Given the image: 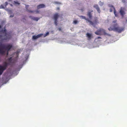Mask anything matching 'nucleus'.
<instances>
[{"label": "nucleus", "mask_w": 127, "mask_h": 127, "mask_svg": "<svg viewBox=\"0 0 127 127\" xmlns=\"http://www.w3.org/2000/svg\"><path fill=\"white\" fill-rule=\"evenodd\" d=\"M56 3H58L56 2Z\"/></svg>", "instance_id": "nucleus-34"}, {"label": "nucleus", "mask_w": 127, "mask_h": 127, "mask_svg": "<svg viewBox=\"0 0 127 127\" xmlns=\"http://www.w3.org/2000/svg\"><path fill=\"white\" fill-rule=\"evenodd\" d=\"M100 32L101 34V35L102 34V33L104 35H106L109 36H110L111 35L108 33H107L105 31V30L102 28H100L99 29Z\"/></svg>", "instance_id": "nucleus-6"}, {"label": "nucleus", "mask_w": 127, "mask_h": 127, "mask_svg": "<svg viewBox=\"0 0 127 127\" xmlns=\"http://www.w3.org/2000/svg\"><path fill=\"white\" fill-rule=\"evenodd\" d=\"M94 7L96 9L98 12L100 13V10L97 5L95 4L94 6Z\"/></svg>", "instance_id": "nucleus-10"}, {"label": "nucleus", "mask_w": 127, "mask_h": 127, "mask_svg": "<svg viewBox=\"0 0 127 127\" xmlns=\"http://www.w3.org/2000/svg\"><path fill=\"white\" fill-rule=\"evenodd\" d=\"M108 6L109 7H111L110 9V12H112L113 11V9L114 14H115L116 16H117V15L116 13V11L114 7L111 4H109Z\"/></svg>", "instance_id": "nucleus-4"}, {"label": "nucleus", "mask_w": 127, "mask_h": 127, "mask_svg": "<svg viewBox=\"0 0 127 127\" xmlns=\"http://www.w3.org/2000/svg\"><path fill=\"white\" fill-rule=\"evenodd\" d=\"M88 22H89L90 24L92 25H94V23L92 22V21H90V20H89V19L87 21Z\"/></svg>", "instance_id": "nucleus-21"}, {"label": "nucleus", "mask_w": 127, "mask_h": 127, "mask_svg": "<svg viewBox=\"0 0 127 127\" xmlns=\"http://www.w3.org/2000/svg\"><path fill=\"white\" fill-rule=\"evenodd\" d=\"M49 34V32H47L45 34L44 36H46L48 35Z\"/></svg>", "instance_id": "nucleus-23"}, {"label": "nucleus", "mask_w": 127, "mask_h": 127, "mask_svg": "<svg viewBox=\"0 0 127 127\" xmlns=\"http://www.w3.org/2000/svg\"><path fill=\"white\" fill-rule=\"evenodd\" d=\"M1 28V26L0 25V29ZM5 28V26L4 28V29H2L0 31V41L1 42L4 40L9 39L11 37V33H7Z\"/></svg>", "instance_id": "nucleus-1"}, {"label": "nucleus", "mask_w": 127, "mask_h": 127, "mask_svg": "<svg viewBox=\"0 0 127 127\" xmlns=\"http://www.w3.org/2000/svg\"><path fill=\"white\" fill-rule=\"evenodd\" d=\"M57 10H59L60 9V8L59 7H58L57 8Z\"/></svg>", "instance_id": "nucleus-27"}, {"label": "nucleus", "mask_w": 127, "mask_h": 127, "mask_svg": "<svg viewBox=\"0 0 127 127\" xmlns=\"http://www.w3.org/2000/svg\"><path fill=\"white\" fill-rule=\"evenodd\" d=\"M42 35V34H38L36 36L34 35L33 36L32 38L33 39H36L37 38L41 37Z\"/></svg>", "instance_id": "nucleus-9"}, {"label": "nucleus", "mask_w": 127, "mask_h": 127, "mask_svg": "<svg viewBox=\"0 0 127 127\" xmlns=\"http://www.w3.org/2000/svg\"><path fill=\"white\" fill-rule=\"evenodd\" d=\"M117 26V24L114 25V31L120 33L124 30V28L118 27Z\"/></svg>", "instance_id": "nucleus-3"}, {"label": "nucleus", "mask_w": 127, "mask_h": 127, "mask_svg": "<svg viewBox=\"0 0 127 127\" xmlns=\"http://www.w3.org/2000/svg\"><path fill=\"white\" fill-rule=\"evenodd\" d=\"M28 11L29 13H33L34 12H35L36 13H38L39 12V11L38 10H36L35 11H31V10H28Z\"/></svg>", "instance_id": "nucleus-16"}, {"label": "nucleus", "mask_w": 127, "mask_h": 127, "mask_svg": "<svg viewBox=\"0 0 127 127\" xmlns=\"http://www.w3.org/2000/svg\"><path fill=\"white\" fill-rule=\"evenodd\" d=\"M126 21L127 22V20H126Z\"/></svg>", "instance_id": "nucleus-35"}, {"label": "nucleus", "mask_w": 127, "mask_h": 127, "mask_svg": "<svg viewBox=\"0 0 127 127\" xmlns=\"http://www.w3.org/2000/svg\"><path fill=\"white\" fill-rule=\"evenodd\" d=\"M116 22H117V20H115V21H113V22L114 23H116Z\"/></svg>", "instance_id": "nucleus-30"}, {"label": "nucleus", "mask_w": 127, "mask_h": 127, "mask_svg": "<svg viewBox=\"0 0 127 127\" xmlns=\"http://www.w3.org/2000/svg\"><path fill=\"white\" fill-rule=\"evenodd\" d=\"M29 17L30 18L32 19L37 21L39 19V18H38L35 17H32L31 16H30Z\"/></svg>", "instance_id": "nucleus-14"}, {"label": "nucleus", "mask_w": 127, "mask_h": 127, "mask_svg": "<svg viewBox=\"0 0 127 127\" xmlns=\"http://www.w3.org/2000/svg\"><path fill=\"white\" fill-rule=\"evenodd\" d=\"M84 9L83 8V9H81V10L82 12V11H83L84 10Z\"/></svg>", "instance_id": "nucleus-26"}, {"label": "nucleus", "mask_w": 127, "mask_h": 127, "mask_svg": "<svg viewBox=\"0 0 127 127\" xmlns=\"http://www.w3.org/2000/svg\"><path fill=\"white\" fill-rule=\"evenodd\" d=\"M58 29L60 31L61 30V28H59Z\"/></svg>", "instance_id": "nucleus-28"}, {"label": "nucleus", "mask_w": 127, "mask_h": 127, "mask_svg": "<svg viewBox=\"0 0 127 127\" xmlns=\"http://www.w3.org/2000/svg\"><path fill=\"white\" fill-rule=\"evenodd\" d=\"M108 29L110 31H114V25L113 26V28H112L111 27H110L109 28H108Z\"/></svg>", "instance_id": "nucleus-17"}, {"label": "nucleus", "mask_w": 127, "mask_h": 127, "mask_svg": "<svg viewBox=\"0 0 127 127\" xmlns=\"http://www.w3.org/2000/svg\"><path fill=\"white\" fill-rule=\"evenodd\" d=\"M45 7V5L43 4H40L38 5L37 6L38 9H39L41 8H44Z\"/></svg>", "instance_id": "nucleus-11"}, {"label": "nucleus", "mask_w": 127, "mask_h": 127, "mask_svg": "<svg viewBox=\"0 0 127 127\" xmlns=\"http://www.w3.org/2000/svg\"><path fill=\"white\" fill-rule=\"evenodd\" d=\"M13 16H12V15H11L10 16V17H13Z\"/></svg>", "instance_id": "nucleus-29"}, {"label": "nucleus", "mask_w": 127, "mask_h": 127, "mask_svg": "<svg viewBox=\"0 0 127 127\" xmlns=\"http://www.w3.org/2000/svg\"><path fill=\"white\" fill-rule=\"evenodd\" d=\"M12 47V45L11 44H8L5 46L4 45H2V44L0 45V53L2 55L4 54L5 53V51L4 50H6L7 51V55L8 54V51Z\"/></svg>", "instance_id": "nucleus-2"}, {"label": "nucleus", "mask_w": 127, "mask_h": 127, "mask_svg": "<svg viewBox=\"0 0 127 127\" xmlns=\"http://www.w3.org/2000/svg\"><path fill=\"white\" fill-rule=\"evenodd\" d=\"M122 2H123L125 3L126 2L125 0H122Z\"/></svg>", "instance_id": "nucleus-24"}, {"label": "nucleus", "mask_w": 127, "mask_h": 127, "mask_svg": "<svg viewBox=\"0 0 127 127\" xmlns=\"http://www.w3.org/2000/svg\"><path fill=\"white\" fill-rule=\"evenodd\" d=\"M10 5H11V6H12V4H10Z\"/></svg>", "instance_id": "nucleus-33"}, {"label": "nucleus", "mask_w": 127, "mask_h": 127, "mask_svg": "<svg viewBox=\"0 0 127 127\" xmlns=\"http://www.w3.org/2000/svg\"><path fill=\"white\" fill-rule=\"evenodd\" d=\"M95 33L96 35H101V32L99 30V29L96 32H95Z\"/></svg>", "instance_id": "nucleus-15"}, {"label": "nucleus", "mask_w": 127, "mask_h": 127, "mask_svg": "<svg viewBox=\"0 0 127 127\" xmlns=\"http://www.w3.org/2000/svg\"><path fill=\"white\" fill-rule=\"evenodd\" d=\"M59 16V15L58 13H56L53 16V19L55 21V23L56 25H57V20Z\"/></svg>", "instance_id": "nucleus-5"}, {"label": "nucleus", "mask_w": 127, "mask_h": 127, "mask_svg": "<svg viewBox=\"0 0 127 127\" xmlns=\"http://www.w3.org/2000/svg\"><path fill=\"white\" fill-rule=\"evenodd\" d=\"M124 9V8L121 7L120 11V13L121 15L122 16H123L125 14V12L123 10Z\"/></svg>", "instance_id": "nucleus-12"}, {"label": "nucleus", "mask_w": 127, "mask_h": 127, "mask_svg": "<svg viewBox=\"0 0 127 127\" xmlns=\"http://www.w3.org/2000/svg\"><path fill=\"white\" fill-rule=\"evenodd\" d=\"M78 22V21L77 20H74L73 21V23L74 24H76Z\"/></svg>", "instance_id": "nucleus-22"}, {"label": "nucleus", "mask_w": 127, "mask_h": 127, "mask_svg": "<svg viewBox=\"0 0 127 127\" xmlns=\"http://www.w3.org/2000/svg\"><path fill=\"white\" fill-rule=\"evenodd\" d=\"M98 3L99 5L101 6H102L103 4V3L101 2L100 1H99Z\"/></svg>", "instance_id": "nucleus-19"}, {"label": "nucleus", "mask_w": 127, "mask_h": 127, "mask_svg": "<svg viewBox=\"0 0 127 127\" xmlns=\"http://www.w3.org/2000/svg\"><path fill=\"white\" fill-rule=\"evenodd\" d=\"M12 61V57H11L8 59V61L9 63H11Z\"/></svg>", "instance_id": "nucleus-20"}, {"label": "nucleus", "mask_w": 127, "mask_h": 127, "mask_svg": "<svg viewBox=\"0 0 127 127\" xmlns=\"http://www.w3.org/2000/svg\"><path fill=\"white\" fill-rule=\"evenodd\" d=\"M99 38H101L100 37H97L96 38L97 39H99Z\"/></svg>", "instance_id": "nucleus-25"}, {"label": "nucleus", "mask_w": 127, "mask_h": 127, "mask_svg": "<svg viewBox=\"0 0 127 127\" xmlns=\"http://www.w3.org/2000/svg\"><path fill=\"white\" fill-rule=\"evenodd\" d=\"M9 1H11L12 0H8Z\"/></svg>", "instance_id": "nucleus-32"}, {"label": "nucleus", "mask_w": 127, "mask_h": 127, "mask_svg": "<svg viewBox=\"0 0 127 127\" xmlns=\"http://www.w3.org/2000/svg\"><path fill=\"white\" fill-rule=\"evenodd\" d=\"M15 3H16L17 4H19V3L17 2H15Z\"/></svg>", "instance_id": "nucleus-31"}, {"label": "nucleus", "mask_w": 127, "mask_h": 127, "mask_svg": "<svg viewBox=\"0 0 127 127\" xmlns=\"http://www.w3.org/2000/svg\"><path fill=\"white\" fill-rule=\"evenodd\" d=\"M86 37L88 38V39L90 40L93 37V35L92 33H87L86 34Z\"/></svg>", "instance_id": "nucleus-7"}, {"label": "nucleus", "mask_w": 127, "mask_h": 127, "mask_svg": "<svg viewBox=\"0 0 127 127\" xmlns=\"http://www.w3.org/2000/svg\"><path fill=\"white\" fill-rule=\"evenodd\" d=\"M80 17L82 18V19H85V20H86L87 21H88V19L86 18V17L85 16H80Z\"/></svg>", "instance_id": "nucleus-18"}, {"label": "nucleus", "mask_w": 127, "mask_h": 127, "mask_svg": "<svg viewBox=\"0 0 127 127\" xmlns=\"http://www.w3.org/2000/svg\"><path fill=\"white\" fill-rule=\"evenodd\" d=\"M8 4V3L7 2H5L4 5L1 4L0 5V9H4L6 7V6Z\"/></svg>", "instance_id": "nucleus-8"}, {"label": "nucleus", "mask_w": 127, "mask_h": 127, "mask_svg": "<svg viewBox=\"0 0 127 127\" xmlns=\"http://www.w3.org/2000/svg\"><path fill=\"white\" fill-rule=\"evenodd\" d=\"M93 11V10H92L91 11H88V14H87V16L89 17V18L90 19H91L92 18V14L91 13V12Z\"/></svg>", "instance_id": "nucleus-13"}]
</instances>
